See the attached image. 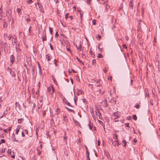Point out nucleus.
Here are the masks:
<instances>
[{
  "instance_id": "f257e3e1",
  "label": "nucleus",
  "mask_w": 160,
  "mask_h": 160,
  "mask_svg": "<svg viewBox=\"0 0 160 160\" xmlns=\"http://www.w3.org/2000/svg\"><path fill=\"white\" fill-rule=\"evenodd\" d=\"M11 138L12 140L14 142H22L21 139H17L15 138V135L14 133H13L11 136Z\"/></svg>"
},
{
  "instance_id": "f03ea898",
  "label": "nucleus",
  "mask_w": 160,
  "mask_h": 160,
  "mask_svg": "<svg viewBox=\"0 0 160 160\" xmlns=\"http://www.w3.org/2000/svg\"><path fill=\"white\" fill-rule=\"evenodd\" d=\"M10 107H7L6 108V110L4 111V112L3 113L2 116L1 117H2L3 116L5 117V116L8 113H10Z\"/></svg>"
},
{
  "instance_id": "7ed1b4c3",
  "label": "nucleus",
  "mask_w": 160,
  "mask_h": 160,
  "mask_svg": "<svg viewBox=\"0 0 160 160\" xmlns=\"http://www.w3.org/2000/svg\"><path fill=\"white\" fill-rule=\"evenodd\" d=\"M48 91L50 92V93L51 94H52L54 91V88L52 87L51 88L50 87H49L48 88Z\"/></svg>"
},
{
  "instance_id": "20e7f679",
  "label": "nucleus",
  "mask_w": 160,
  "mask_h": 160,
  "mask_svg": "<svg viewBox=\"0 0 160 160\" xmlns=\"http://www.w3.org/2000/svg\"><path fill=\"white\" fill-rule=\"evenodd\" d=\"M10 61L11 62L12 64H13L15 60V58L14 56L13 55H12L10 57Z\"/></svg>"
},
{
  "instance_id": "39448f33",
  "label": "nucleus",
  "mask_w": 160,
  "mask_h": 160,
  "mask_svg": "<svg viewBox=\"0 0 160 160\" xmlns=\"http://www.w3.org/2000/svg\"><path fill=\"white\" fill-rule=\"evenodd\" d=\"M42 37L43 42H44V41H46L47 40V37H46V33L45 32V31L44 32H43Z\"/></svg>"
},
{
  "instance_id": "423d86ee",
  "label": "nucleus",
  "mask_w": 160,
  "mask_h": 160,
  "mask_svg": "<svg viewBox=\"0 0 160 160\" xmlns=\"http://www.w3.org/2000/svg\"><path fill=\"white\" fill-rule=\"evenodd\" d=\"M102 104L104 107H107L108 106V104L107 102V100H105L102 101Z\"/></svg>"
},
{
  "instance_id": "0eeeda50",
  "label": "nucleus",
  "mask_w": 160,
  "mask_h": 160,
  "mask_svg": "<svg viewBox=\"0 0 160 160\" xmlns=\"http://www.w3.org/2000/svg\"><path fill=\"white\" fill-rule=\"evenodd\" d=\"M24 18L25 20L27 21V22L28 23L31 21L30 16L29 15H26L25 17Z\"/></svg>"
},
{
  "instance_id": "6e6552de",
  "label": "nucleus",
  "mask_w": 160,
  "mask_h": 160,
  "mask_svg": "<svg viewBox=\"0 0 160 160\" xmlns=\"http://www.w3.org/2000/svg\"><path fill=\"white\" fill-rule=\"evenodd\" d=\"M46 58L48 61H49L51 59L52 56L50 55L49 54H47L46 55Z\"/></svg>"
},
{
  "instance_id": "1a4fd4ad",
  "label": "nucleus",
  "mask_w": 160,
  "mask_h": 160,
  "mask_svg": "<svg viewBox=\"0 0 160 160\" xmlns=\"http://www.w3.org/2000/svg\"><path fill=\"white\" fill-rule=\"evenodd\" d=\"M110 102L112 104H114L116 103V101L114 98H112L110 101Z\"/></svg>"
},
{
  "instance_id": "9d476101",
  "label": "nucleus",
  "mask_w": 160,
  "mask_h": 160,
  "mask_svg": "<svg viewBox=\"0 0 160 160\" xmlns=\"http://www.w3.org/2000/svg\"><path fill=\"white\" fill-rule=\"evenodd\" d=\"M112 145H113L114 146H116L117 145H119L120 144H119L118 142V141H113L112 142Z\"/></svg>"
},
{
  "instance_id": "9b49d317",
  "label": "nucleus",
  "mask_w": 160,
  "mask_h": 160,
  "mask_svg": "<svg viewBox=\"0 0 160 160\" xmlns=\"http://www.w3.org/2000/svg\"><path fill=\"white\" fill-rule=\"evenodd\" d=\"M21 127H22V126H21L18 125V127H17V128L16 129V132H15V134H18V132H19V130H20V128Z\"/></svg>"
},
{
  "instance_id": "f8f14e48",
  "label": "nucleus",
  "mask_w": 160,
  "mask_h": 160,
  "mask_svg": "<svg viewBox=\"0 0 160 160\" xmlns=\"http://www.w3.org/2000/svg\"><path fill=\"white\" fill-rule=\"evenodd\" d=\"M42 102L41 101H40V102L39 103H38V108L39 109L40 108H42Z\"/></svg>"
},
{
  "instance_id": "ddd939ff",
  "label": "nucleus",
  "mask_w": 160,
  "mask_h": 160,
  "mask_svg": "<svg viewBox=\"0 0 160 160\" xmlns=\"http://www.w3.org/2000/svg\"><path fill=\"white\" fill-rule=\"evenodd\" d=\"M65 100L66 101V104L68 105L69 106H71V107H72L71 104L70 103L68 102H67V101L65 98H64V99H63V102H64V100Z\"/></svg>"
},
{
  "instance_id": "4468645a",
  "label": "nucleus",
  "mask_w": 160,
  "mask_h": 160,
  "mask_svg": "<svg viewBox=\"0 0 160 160\" xmlns=\"http://www.w3.org/2000/svg\"><path fill=\"white\" fill-rule=\"evenodd\" d=\"M120 113V112H114L113 115L115 117L118 116V117H119Z\"/></svg>"
},
{
  "instance_id": "2eb2a0df",
  "label": "nucleus",
  "mask_w": 160,
  "mask_h": 160,
  "mask_svg": "<svg viewBox=\"0 0 160 160\" xmlns=\"http://www.w3.org/2000/svg\"><path fill=\"white\" fill-rule=\"evenodd\" d=\"M145 11V8L142 7L141 9V15L142 17L144 16V12Z\"/></svg>"
},
{
  "instance_id": "dca6fc26",
  "label": "nucleus",
  "mask_w": 160,
  "mask_h": 160,
  "mask_svg": "<svg viewBox=\"0 0 160 160\" xmlns=\"http://www.w3.org/2000/svg\"><path fill=\"white\" fill-rule=\"evenodd\" d=\"M8 25L7 24L6 22V21L5 20H3V28H7V27Z\"/></svg>"
},
{
  "instance_id": "f3484780",
  "label": "nucleus",
  "mask_w": 160,
  "mask_h": 160,
  "mask_svg": "<svg viewBox=\"0 0 160 160\" xmlns=\"http://www.w3.org/2000/svg\"><path fill=\"white\" fill-rule=\"evenodd\" d=\"M12 40V43L13 44H14L13 43H16L17 42L16 38V37L15 38H13Z\"/></svg>"
},
{
  "instance_id": "a211bd4d",
  "label": "nucleus",
  "mask_w": 160,
  "mask_h": 160,
  "mask_svg": "<svg viewBox=\"0 0 160 160\" xmlns=\"http://www.w3.org/2000/svg\"><path fill=\"white\" fill-rule=\"evenodd\" d=\"M76 59L78 61V62H80L81 64H82L83 65H84L83 62L82 61H81L78 57H77Z\"/></svg>"
},
{
  "instance_id": "6ab92c4d",
  "label": "nucleus",
  "mask_w": 160,
  "mask_h": 160,
  "mask_svg": "<svg viewBox=\"0 0 160 160\" xmlns=\"http://www.w3.org/2000/svg\"><path fill=\"white\" fill-rule=\"evenodd\" d=\"M23 121V118L18 119V123H21Z\"/></svg>"
},
{
  "instance_id": "aec40b11",
  "label": "nucleus",
  "mask_w": 160,
  "mask_h": 160,
  "mask_svg": "<svg viewBox=\"0 0 160 160\" xmlns=\"http://www.w3.org/2000/svg\"><path fill=\"white\" fill-rule=\"evenodd\" d=\"M122 142L124 143V144H123V146L124 147H126V145H127V142H126V140H123L122 141Z\"/></svg>"
},
{
  "instance_id": "412c9836",
  "label": "nucleus",
  "mask_w": 160,
  "mask_h": 160,
  "mask_svg": "<svg viewBox=\"0 0 160 160\" xmlns=\"http://www.w3.org/2000/svg\"><path fill=\"white\" fill-rule=\"evenodd\" d=\"M67 116L66 115H63V119L64 121H67L68 120V119L67 118Z\"/></svg>"
},
{
  "instance_id": "4be33fe9",
  "label": "nucleus",
  "mask_w": 160,
  "mask_h": 160,
  "mask_svg": "<svg viewBox=\"0 0 160 160\" xmlns=\"http://www.w3.org/2000/svg\"><path fill=\"white\" fill-rule=\"evenodd\" d=\"M7 71L8 72H9V73L11 75H12V70L9 67H8V68Z\"/></svg>"
},
{
  "instance_id": "5701e85b",
  "label": "nucleus",
  "mask_w": 160,
  "mask_h": 160,
  "mask_svg": "<svg viewBox=\"0 0 160 160\" xmlns=\"http://www.w3.org/2000/svg\"><path fill=\"white\" fill-rule=\"evenodd\" d=\"M104 91L103 89H100L99 90V93L100 94H103L104 93Z\"/></svg>"
},
{
  "instance_id": "b1692460",
  "label": "nucleus",
  "mask_w": 160,
  "mask_h": 160,
  "mask_svg": "<svg viewBox=\"0 0 160 160\" xmlns=\"http://www.w3.org/2000/svg\"><path fill=\"white\" fill-rule=\"evenodd\" d=\"M137 109H138L140 108V106L139 104L137 103L135 104V105L134 106Z\"/></svg>"
},
{
  "instance_id": "393cba45",
  "label": "nucleus",
  "mask_w": 160,
  "mask_h": 160,
  "mask_svg": "<svg viewBox=\"0 0 160 160\" xmlns=\"http://www.w3.org/2000/svg\"><path fill=\"white\" fill-rule=\"evenodd\" d=\"M113 138L114 139L116 140V141H118V135H117L115 134Z\"/></svg>"
},
{
  "instance_id": "a878e982",
  "label": "nucleus",
  "mask_w": 160,
  "mask_h": 160,
  "mask_svg": "<svg viewBox=\"0 0 160 160\" xmlns=\"http://www.w3.org/2000/svg\"><path fill=\"white\" fill-rule=\"evenodd\" d=\"M132 118L135 120H137V117L136 115H134L132 116Z\"/></svg>"
},
{
  "instance_id": "bb28decb",
  "label": "nucleus",
  "mask_w": 160,
  "mask_h": 160,
  "mask_svg": "<svg viewBox=\"0 0 160 160\" xmlns=\"http://www.w3.org/2000/svg\"><path fill=\"white\" fill-rule=\"evenodd\" d=\"M88 126L89 127V129L91 130L92 129V128L91 127V122L90 121V120H89V123L88 124Z\"/></svg>"
},
{
  "instance_id": "cd10ccee",
  "label": "nucleus",
  "mask_w": 160,
  "mask_h": 160,
  "mask_svg": "<svg viewBox=\"0 0 160 160\" xmlns=\"http://www.w3.org/2000/svg\"><path fill=\"white\" fill-rule=\"evenodd\" d=\"M89 153L88 150L86 151V158H88L89 157Z\"/></svg>"
},
{
  "instance_id": "c85d7f7f",
  "label": "nucleus",
  "mask_w": 160,
  "mask_h": 160,
  "mask_svg": "<svg viewBox=\"0 0 160 160\" xmlns=\"http://www.w3.org/2000/svg\"><path fill=\"white\" fill-rule=\"evenodd\" d=\"M52 29H53V28H49V31L50 32V34L51 35H52Z\"/></svg>"
},
{
  "instance_id": "c756f323",
  "label": "nucleus",
  "mask_w": 160,
  "mask_h": 160,
  "mask_svg": "<svg viewBox=\"0 0 160 160\" xmlns=\"http://www.w3.org/2000/svg\"><path fill=\"white\" fill-rule=\"evenodd\" d=\"M5 142V140L2 139H1L0 141V145L2 143H4Z\"/></svg>"
},
{
  "instance_id": "7c9ffc66",
  "label": "nucleus",
  "mask_w": 160,
  "mask_h": 160,
  "mask_svg": "<svg viewBox=\"0 0 160 160\" xmlns=\"http://www.w3.org/2000/svg\"><path fill=\"white\" fill-rule=\"evenodd\" d=\"M96 37L98 38L99 40H100L101 38H102V37L99 34H97L96 35Z\"/></svg>"
},
{
  "instance_id": "2f4dec72",
  "label": "nucleus",
  "mask_w": 160,
  "mask_h": 160,
  "mask_svg": "<svg viewBox=\"0 0 160 160\" xmlns=\"http://www.w3.org/2000/svg\"><path fill=\"white\" fill-rule=\"evenodd\" d=\"M16 11L19 14V13H20V11H21V9L20 8H18L17 9Z\"/></svg>"
},
{
  "instance_id": "473e14b6",
  "label": "nucleus",
  "mask_w": 160,
  "mask_h": 160,
  "mask_svg": "<svg viewBox=\"0 0 160 160\" xmlns=\"http://www.w3.org/2000/svg\"><path fill=\"white\" fill-rule=\"evenodd\" d=\"M38 68L39 69V71L40 72H41V67L40 66V64H39V63H38Z\"/></svg>"
},
{
  "instance_id": "72a5a7b5",
  "label": "nucleus",
  "mask_w": 160,
  "mask_h": 160,
  "mask_svg": "<svg viewBox=\"0 0 160 160\" xmlns=\"http://www.w3.org/2000/svg\"><path fill=\"white\" fill-rule=\"evenodd\" d=\"M133 4L132 2V0H131L130 2L129 6L131 7H132Z\"/></svg>"
},
{
  "instance_id": "f704fd0d",
  "label": "nucleus",
  "mask_w": 160,
  "mask_h": 160,
  "mask_svg": "<svg viewBox=\"0 0 160 160\" xmlns=\"http://www.w3.org/2000/svg\"><path fill=\"white\" fill-rule=\"evenodd\" d=\"M32 2V0H28L27 1V3L28 4H30Z\"/></svg>"
},
{
  "instance_id": "c9c22d12",
  "label": "nucleus",
  "mask_w": 160,
  "mask_h": 160,
  "mask_svg": "<svg viewBox=\"0 0 160 160\" xmlns=\"http://www.w3.org/2000/svg\"><path fill=\"white\" fill-rule=\"evenodd\" d=\"M16 49L17 52H18L20 51V49L17 46L16 47Z\"/></svg>"
},
{
  "instance_id": "e433bc0d",
  "label": "nucleus",
  "mask_w": 160,
  "mask_h": 160,
  "mask_svg": "<svg viewBox=\"0 0 160 160\" xmlns=\"http://www.w3.org/2000/svg\"><path fill=\"white\" fill-rule=\"evenodd\" d=\"M102 55L101 54L99 53L98 54L97 57L98 58H102Z\"/></svg>"
},
{
  "instance_id": "4c0bfd02",
  "label": "nucleus",
  "mask_w": 160,
  "mask_h": 160,
  "mask_svg": "<svg viewBox=\"0 0 160 160\" xmlns=\"http://www.w3.org/2000/svg\"><path fill=\"white\" fill-rule=\"evenodd\" d=\"M68 111H69L70 112H73L74 114L75 113V111L72 109H69Z\"/></svg>"
},
{
  "instance_id": "58836bf2",
  "label": "nucleus",
  "mask_w": 160,
  "mask_h": 160,
  "mask_svg": "<svg viewBox=\"0 0 160 160\" xmlns=\"http://www.w3.org/2000/svg\"><path fill=\"white\" fill-rule=\"evenodd\" d=\"M38 5L39 8H42V6L40 3L39 2L38 3Z\"/></svg>"
},
{
  "instance_id": "ea45409f",
  "label": "nucleus",
  "mask_w": 160,
  "mask_h": 160,
  "mask_svg": "<svg viewBox=\"0 0 160 160\" xmlns=\"http://www.w3.org/2000/svg\"><path fill=\"white\" fill-rule=\"evenodd\" d=\"M52 79H53V81L56 84H57V82L56 80V79L55 78H53Z\"/></svg>"
},
{
  "instance_id": "a19ab883",
  "label": "nucleus",
  "mask_w": 160,
  "mask_h": 160,
  "mask_svg": "<svg viewBox=\"0 0 160 160\" xmlns=\"http://www.w3.org/2000/svg\"><path fill=\"white\" fill-rule=\"evenodd\" d=\"M2 12H0V22H1V20H2V14H1Z\"/></svg>"
},
{
  "instance_id": "79ce46f5",
  "label": "nucleus",
  "mask_w": 160,
  "mask_h": 160,
  "mask_svg": "<svg viewBox=\"0 0 160 160\" xmlns=\"http://www.w3.org/2000/svg\"><path fill=\"white\" fill-rule=\"evenodd\" d=\"M69 15V13H67L65 15V19H66L68 17V15Z\"/></svg>"
},
{
  "instance_id": "37998d69",
  "label": "nucleus",
  "mask_w": 160,
  "mask_h": 160,
  "mask_svg": "<svg viewBox=\"0 0 160 160\" xmlns=\"http://www.w3.org/2000/svg\"><path fill=\"white\" fill-rule=\"evenodd\" d=\"M81 45L80 44H79V46L78 47H77V48L78 50L79 49L80 50H81Z\"/></svg>"
},
{
  "instance_id": "c03bdc74",
  "label": "nucleus",
  "mask_w": 160,
  "mask_h": 160,
  "mask_svg": "<svg viewBox=\"0 0 160 160\" xmlns=\"http://www.w3.org/2000/svg\"><path fill=\"white\" fill-rule=\"evenodd\" d=\"M42 112L43 116L44 117V115L46 114L45 111L44 110L42 111Z\"/></svg>"
},
{
  "instance_id": "a18cd8bd",
  "label": "nucleus",
  "mask_w": 160,
  "mask_h": 160,
  "mask_svg": "<svg viewBox=\"0 0 160 160\" xmlns=\"http://www.w3.org/2000/svg\"><path fill=\"white\" fill-rule=\"evenodd\" d=\"M24 131L25 132L26 134H28V131L26 129H25L24 130Z\"/></svg>"
},
{
  "instance_id": "49530a36",
  "label": "nucleus",
  "mask_w": 160,
  "mask_h": 160,
  "mask_svg": "<svg viewBox=\"0 0 160 160\" xmlns=\"http://www.w3.org/2000/svg\"><path fill=\"white\" fill-rule=\"evenodd\" d=\"M22 137H24L25 136V135L24 134V133L23 131H22Z\"/></svg>"
},
{
  "instance_id": "de8ad7c7",
  "label": "nucleus",
  "mask_w": 160,
  "mask_h": 160,
  "mask_svg": "<svg viewBox=\"0 0 160 160\" xmlns=\"http://www.w3.org/2000/svg\"><path fill=\"white\" fill-rule=\"evenodd\" d=\"M49 45L50 47V48L52 50H53V48L52 47V45L51 44H49Z\"/></svg>"
},
{
  "instance_id": "09e8293b",
  "label": "nucleus",
  "mask_w": 160,
  "mask_h": 160,
  "mask_svg": "<svg viewBox=\"0 0 160 160\" xmlns=\"http://www.w3.org/2000/svg\"><path fill=\"white\" fill-rule=\"evenodd\" d=\"M96 63V60L95 59H93L92 60V63L94 64V63Z\"/></svg>"
},
{
  "instance_id": "8fccbe9b",
  "label": "nucleus",
  "mask_w": 160,
  "mask_h": 160,
  "mask_svg": "<svg viewBox=\"0 0 160 160\" xmlns=\"http://www.w3.org/2000/svg\"><path fill=\"white\" fill-rule=\"evenodd\" d=\"M54 64L55 65V66H57V60L56 59H54Z\"/></svg>"
},
{
  "instance_id": "3c124183",
  "label": "nucleus",
  "mask_w": 160,
  "mask_h": 160,
  "mask_svg": "<svg viewBox=\"0 0 160 160\" xmlns=\"http://www.w3.org/2000/svg\"><path fill=\"white\" fill-rule=\"evenodd\" d=\"M122 46H123V48H127V47L126 46L125 44H123L122 45Z\"/></svg>"
},
{
  "instance_id": "603ef678",
  "label": "nucleus",
  "mask_w": 160,
  "mask_h": 160,
  "mask_svg": "<svg viewBox=\"0 0 160 160\" xmlns=\"http://www.w3.org/2000/svg\"><path fill=\"white\" fill-rule=\"evenodd\" d=\"M59 36V35L58 34V32H57L56 33V34H55V37H58V36Z\"/></svg>"
},
{
  "instance_id": "864d4df0",
  "label": "nucleus",
  "mask_w": 160,
  "mask_h": 160,
  "mask_svg": "<svg viewBox=\"0 0 160 160\" xmlns=\"http://www.w3.org/2000/svg\"><path fill=\"white\" fill-rule=\"evenodd\" d=\"M5 152V149H3L2 151H0V153H2L3 152Z\"/></svg>"
},
{
  "instance_id": "5fc2aeb1",
  "label": "nucleus",
  "mask_w": 160,
  "mask_h": 160,
  "mask_svg": "<svg viewBox=\"0 0 160 160\" xmlns=\"http://www.w3.org/2000/svg\"><path fill=\"white\" fill-rule=\"evenodd\" d=\"M67 50L70 52H71L70 49L69 48H67Z\"/></svg>"
},
{
  "instance_id": "6e6d98bb",
  "label": "nucleus",
  "mask_w": 160,
  "mask_h": 160,
  "mask_svg": "<svg viewBox=\"0 0 160 160\" xmlns=\"http://www.w3.org/2000/svg\"><path fill=\"white\" fill-rule=\"evenodd\" d=\"M125 38L127 41H128L129 39L128 37V36H126L125 37Z\"/></svg>"
},
{
  "instance_id": "4d7b16f0",
  "label": "nucleus",
  "mask_w": 160,
  "mask_h": 160,
  "mask_svg": "<svg viewBox=\"0 0 160 160\" xmlns=\"http://www.w3.org/2000/svg\"><path fill=\"white\" fill-rule=\"evenodd\" d=\"M108 80H112V77L111 76H109L108 78Z\"/></svg>"
},
{
  "instance_id": "13d9d810",
  "label": "nucleus",
  "mask_w": 160,
  "mask_h": 160,
  "mask_svg": "<svg viewBox=\"0 0 160 160\" xmlns=\"http://www.w3.org/2000/svg\"><path fill=\"white\" fill-rule=\"evenodd\" d=\"M125 125L126 127H129L128 123H126L125 124Z\"/></svg>"
},
{
  "instance_id": "bf43d9fd",
  "label": "nucleus",
  "mask_w": 160,
  "mask_h": 160,
  "mask_svg": "<svg viewBox=\"0 0 160 160\" xmlns=\"http://www.w3.org/2000/svg\"><path fill=\"white\" fill-rule=\"evenodd\" d=\"M130 81H131V83H130V85H132V82H133V80H132V79H130Z\"/></svg>"
},
{
  "instance_id": "052dcab7",
  "label": "nucleus",
  "mask_w": 160,
  "mask_h": 160,
  "mask_svg": "<svg viewBox=\"0 0 160 160\" xmlns=\"http://www.w3.org/2000/svg\"><path fill=\"white\" fill-rule=\"evenodd\" d=\"M103 72L105 73H107V70H106V69H103Z\"/></svg>"
},
{
  "instance_id": "680f3d73",
  "label": "nucleus",
  "mask_w": 160,
  "mask_h": 160,
  "mask_svg": "<svg viewBox=\"0 0 160 160\" xmlns=\"http://www.w3.org/2000/svg\"><path fill=\"white\" fill-rule=\"evenodd\" d=\"M127 118H128V120H130V119H131V118L129 116L127 117Z\"/></svg>"
},
{
  "instance_id": "e2e57ef3",
  "label": "nucleus",
  "mask_w": 160,
  "mask_h": 160,
  "mask_svg": "<svg viewBox=\"0 0 160 160\" xmlns=\"http://www.w3.org/2000/svg\"><path fill=\"white\" fill-rule=\"evenodd\" d=\"M12 36H10L8 37V39L9 40H11V38H12Z\"/></svg>"
},
{
  "instance_id": "0e129e2a",
  "label": "nucleus",
  "mask_w": 160,
  "mask_h": 160,
  "mask_svg": "<svg viewBox=\"0 0 160 160\" xmlns=\"http://www.w3.org/2000/svg\"><path fill=\"white\" fill-rule=\"evenodd\" d=\"M92 23L93 25H95L96 23L95 21V20H93L92 21Z\"/></svg>"
},
{
  "instance_id": "69168bd1",
  "label": "nucleus",
  "mask_w": 160,
  "mask_h": 160,
  "mask_svg": "<svg viewBox=\"0 0 160 160\" xmlns=\"http://www.w3.org/2000/svg\"><path fill=\"white\" fill-rule=\"evenodd\" d=\"M100 142L99 141H98L97 145L98 146H99L100 145Z\"/></svg>"
},
{
  "instance_id": "338daca9",
  "label": "nucleus",
  "mask_w": 160,
  "mask_h": 160,
  "mask_svg": "<svg viewBox=\"0 0 160 160\" xmlns=\"http://www.w3.org/2000/svg\"><path fill=\"white\" fill-rule=\"evenodd\" d=\"M133 142L134 143H136L137 142V140L136 139H134L133 140Z\"/></svg>"
},
{
  "instance_id": "774afa93",
  "label": "nucleus",
  "mask_w": 160,
  "mask_h": 160,
  "mask_svg": "<svg viewBox=\"0 0 160 160\" xmlns=\"http://www.w3.org/2000/svg\"><path fill=\"white\" fill-rule=\"evenodd\" d=\"M99 123L101 124H103V122L99 120Z\"/></svg>"
}]
</instances>
